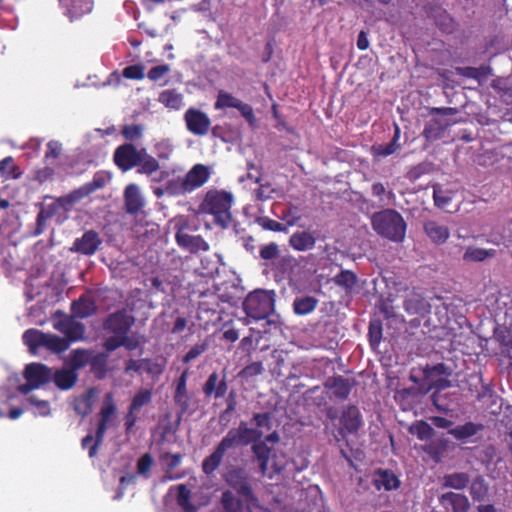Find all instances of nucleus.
Masks as SVG:
<instances>
[{"mask_svg": "<svg viewBox=\"0 0 512 512\" xmlns=\"http://www.w3.org/2000/svg\"><path fill=\"white\" fill-rule=\"evenodd\" d=\"M263 436L260 429L249 428L247 423L240 422L237 429H230L215 447L214 451L202 462V470L206 475H212L221 465L227 450L239 445L247 446L256 443Z\"/></svg>", "mask_w": 512, "mask_h": 512, "instance_id": "nucleus-1", "label": "nucleus"}, {"mask_svg": "<svg viewBox=\"0 0 512 512\" xmlns=\"http://www.w3.org/2000/svg\"><path fill=\"white\" fill-rule=\"evenodd\" d=\"M114 164L123 172L137 167L139 174L152 175L160 169L159 161L145 148L138 149L132 143L119 145L113 153Z\"/></svg>", "mask_w": 512, "mask_h": 512, "instance_id": "nucleus-2", "label": "nucleus"}, {"mask_svg": "<svg viewBox=\"0 0 512 512\" xmlns=\"http://www.w3.org/2000/svg\"><path fill=\"white\" fill-rule=\"evenodd\" d=\"M117 412V406L114 401L113 392H108L104 396V400L99 412V420L95 431V436L91 433L86 435L82 441L81 446L83 449H88L90 458H93L98 453L99 446L103 443L105 434L108 428L112 425L113 417Z\"/></svg>", "mask_w": 512, "mask_h": 512, "instance_id": "nucleus-3", "label": "nucleus"}, {"mask_svg": "<svg viewBox=\"0 0 512 512\" xmlns=\"http://www.w3.org/2000/svg\"><path fill=\"white\" fill-rule=\"evenodd\" d=\"M232 203L233 195L231 193L209 190L200 204V211L212 215L216 225L227 228L232 221Z\"/></svg>", "mask_w": 512, "mask_h": 512, "instance_id": "nucleus-4", "label": "nucleus"}, {"mask_svg": "<svg viewBox=\"0 0 512 512\" xmlns=\"http://www.w3.org/2000/svg\"><path fill=\"white\" fill-rule=\"evenodd\" d=\"M371 225L378 235L394 242L403 241L406 234V222L402 215L393 209L374 213Z\"/></svg>", "mask_w": 512, "mask_h": 512, "instance_id": "nucleus-5", "label": "nucleus"}, {"mask_svg": "<svg viewBox=\"0 0 512 512\" xmlns=\"http://www.w3.org/2000/svg\"><path fill=\"white\" fill-rule=\"evenodd\" d=\"M242 306L249 318L255 321L266 319L274 312L275 292L260 289L250 292Z\"/></svg>", "mask_w": 512, "mask_h": 512, "instance_id": "nucleus-6", "label": "nucleus"}, {"mask_svg": "<svg viewBox=\"0 0 512 512\" xmlns=\"http://www.w3.org/2000/svg\"><path fill=\"white\" fill-rule=\"evenodd\" d=\"M135 323V318L130 315L125 309L117 310L109 314L103 321V330L111 334L103 343V347L109 348L108 343L112 340H119V338L128 334Z\"/></svg>", "mask_w": 512, "mask_h": 512, "instance_id": "nucleus-7", "label": "nucleus"}, {"mask_svg": "<svg viewBox=\"0 0 512 512\" xmlns=\"http://www.w3.org/2000/svg\"><path fill=\"white\" fill-rule=\"evenodd\" d=\"M340 426L333 434L337 443L345 442L349 446L348 436L357 435L363 425V418L359 408L355 405L346 406L339 418Z\"/></svg>", "mask_w": 512, "mask_h": 512, "instance_id": "nucleus-8", "label": "nucleus"}, {"mask_svg": "<svg viewBox=\"0 0 512 512\" xmlns=\"http://www.w3.org/2000/svg\"><path fill=\"white\" fill-rule=\"evenodd\" d=\"M225 480L227 484L232 487L238 495L243 497L245 502L248 504L257 501V497L254 495L249 478L243 469H234L230 471Z\"/></svg>", "mask_w": 512, "mask_h": 512, "instance_id": "nucleus-9", "label": "nucleus"}, {"mask_svg": "<svg viewBox=\"0 0 512 512\" xmlns=\"http://www.w3.org/2000/svg\"><path fill=\"white\" fill-rule=\"evenodd\" d=\"M216 110L225 108H235L240 114L252 124L255 121L254 111L251 105L242 102L240 99L233 96L231 93L220 90L214 104Z\"/></svg>", "mask_w": 512, "mask_h": 512, "instance_id": "nucleus-10", "label": "nucleus"}, {"mask_svg": "<svg viewBox=\"0 0 512 512\" xmlns=\"http://www.w3.org/2000/svg\"><path fill=\"white\" fill-rule=\"evenodd\" d=\"M187 130L197 136H204L208 133L211 120L209 116L196 108H189L184 114Z\"/></svg>", "mask_w": 512, "mask_h": 512, "instance_id": "nucleus-11", "label": "nucleus"}, {"mask_svg": "<svg viewBox=\"0 0 512 512\" xmlns=\"http://www.w3.org/2000/svg\"><path fill=\"white\" fill-rule=\"evenodd\" d=\"M210 177V171L204 164L194 165L181 180L183 193L192 192L203 186Z\"/></svg>", "mask_w": 512, "mask_h": 512, "instance_id": "nucleus-12", "label": "nucleus"}, {"mask_svg": "<svg viewBox=\"0 0 512 512\" xmlns=\"http://www.w3.org/2000/svg\"><path fill=\"white\" fill-rule=\"evenodd\" d=\"M101 244L102 239L99 233L91 229L84 232L81 237L76 238L70 250L82 255L92 256L97 252Z\"/></svg>", "mask_w": 512, "mask_h": 512, "instance_id": "nucleus-13", "label": "nucleus"}, {"mask_svg": "<svg viewBox=\"0 0 512 512\" xmlns=\"http://www.w3.org/2000/svg\"><path fill=\"white\" fill-rule=\"evenodd\" d=\"M175 240L178 246L190 253L208 251L209 244L200 235L188 234L184 228H178L175 233Z\"/></svg>", "mask_w": 512, "mask_h": 512, "instance_id": "nucleus-14", "label": "nucleus"}, {"mask_svg": "<svg viewBox=\"0 0 512 512\" xmlns=\"http://www.w3.org/2000/svg\"><path fill=\"white\" fill-rule=\"evenodd\" d=\"M54 328L64 334L69 343L85 338V325L72 316L63 317L54 324Z\"/></svg>", "mask_w": 512, "mask_h": 512, "instance_id": "nucleus-15", "label": "nucleus"}, {"mask_svg": "<svg viewBox=\"0 0 512 512\" xmlns=\"http://www.w3.org/2000/svg\"><path fill=\"white\" fill-rule=\"evenodd\" d=\"M66 202L67 201L64 197H60L53 203L42 204L40 206V210L36 217V227L33 232L34 236H39L46 231L48 220L53 218Z\"/></svg>", "mask_w": 512, "mask_h": 512, "instance_id": "nucleus-16", "label": "nucleus"}, {"mask_svg": "<svg viewBox=\"0 0 512 512\" xmlns=\"http://www.w3.org/2000/svg\"><path fill=\"white\" fill-rule=\"evenodd\" d=\"M373 485L377 490L392 491L400 487L401 480L393 470L378 468L373 474Z\"/></svg>", "mask_w": 512, "mask_h": 512, "instance_id": "nucleus-17", "label": "nucleus"}, {"mask_svg": "<svg viewBox=\"0 0 512 512\" xmlns=\"http://www.w3.org/2000/svg\"><path fill=\"white\" fill-rule=\"evenodd\" d=\"M24 377L28 382H33L40 387L51 381L52 369L42 363H30L25 367Z\"/></svg>", "mask_w": 512, "mask_h": 512, "instance_id": "nucleus-18", "label": "nucleus"}, {"mask_svg": "<svg viewBox=\"0 0 512 512\" xmlns=\"http://www.w3.org/2000/svg\"><path fill=\"white\" fill-rule=\"evenodd\" d=\"M59 2L71 21L90 13L93 9L92 0H59Z\"/></svg>", "mask_w": 512, "mask_h": 512, "instance_id": "nucleus-19", "label": "nucleus"}, {"mask_svg": "<svg viewBox=\"0 0 512 512\" xmlns=\"http://www.w3.org/2000/svg\"><path fill=\"white\" fill-rule=\"evenodd\" d=\"M352 386L351 380L343 376L329 377L324 383L325 389L331 391L332 396L338 400H346L351 393Z\"/></svg>", "mask_w": 512, "mask_h": 512, "instance_id": "nucleus-20", "label": "nucleus"}, {"mask_svg": "<svg viewBox=\"0 0 512 512\" xmlns=\"http://www.w3.org/2000/svg\"><path fill=\"white\" fill-rule=\"evenodd\" d=\"M189 370H184L176 381L174 402L179 407V416L184 415L189 409L190 397L187 391V378Z\"/></svg>", "mask_w": 512, "mask_h": 512, "instance_id": "nucleus-21", "label": "nucleus"}, {"mask_svg": "<svg viewBox=\"0 0 512 512\" xmlns=\"http://www.w3.org/2000/svg\"><path fill=\"white\" fill-rule=\"evenodd\" d=\"M227 391L228 384L225 373L220 380L216 372L211 373L203 385V393L206 397L214 396L216 399L222 398Z\"/></svg>", "mask_w": 512, "mask_h": 512, "instance_id": "nucleus-22", "label": "nucleus"}, {"mask_svg": "<svg viewBox=\"0 0 512 512\" xmlns=\"http://www.w3.org/2000/svg\"><path fill=\"white\" fill-rule=\"evenodd\" d=\"M125 210L128 214L136 215L144 207V199L136 184H129L124 191Z\"/></svg>", "mask_w": 512, "mask_h": 512, "instance_id": "nucleus-23", "label": "nucleus"}, {"mask_svg": "<svg viewBox=\"0 0 512 512\" xmlns=\"http://www.w3.org/2000/svg\"><path fill=\"white\" fill-rule=\"evenodd\" d=\"M439 503L445 508L450 507L452 512H469L471 507L467 496L454 492L442 494Z\"/></svg>", "mask_w": 512, "mask_h": 512, "instance_id": "nucleus-24", "label": "nucleus"}, {"mask_svg": "<svg viewBox=\"0 0 512 512\" xmlns=\"http://www.w3.org/2000/svg\"><path fill=\"white\" fill-rule=\"evenodd\" d=\"M71 311L73 316L85 319L96 313L97 305L90 296L82 295L72 302Z\"/></svg>", "mask_w": 512, "mask_h": 512, "instance_id": "nucleus-25", "label": "nucleus"}, {"mask_svg": "<svg viewBox=\"0 0 512 512\" xmlns=\"http://www.w3.org/2000/svg\"><path fill=\"white\" fill-rule=\"evenodd\" d=\"M78 373L71 368H61L52 372L51 381L54 382L60 390L72 389L78 381Z\"/></svg>", "mask_w": 512, "mask_h": 512, "instance_id": "nucleus-26", "label": "nucleus"}, {"mask_svg": "<svg viewBox=\"0 0 512 512\" xmlns=\"http://www.w3.org/2000/svg\"><path fill=\"white\" fill-rule=\"evenodd\" d=\"M145 343L144 336H140L137 333H133L132 335L126 334L123 337L119 338V340H112L108 343L109 348L106 349L107 352H113L120 347H124L128 351L136 350L142 344Z\"/></svg>", "mask_w": 512, "mask_h": 512, "instance_id": "nucleus-27", "label": "nucleus"}, {"mask_svg": "<svg viewBox=\"0 0 512 512\" xmlns=\"http://www.w3.org/2000/svg\"><path fill=\"white\" fill-rule=\"evenodd\" d=\"M484 429L481 423L466 422L463 425H458L448 430V433L458 441L465 442L469 438L477 435Z\"/></svg>", "mask_w": 512, "mask_h": 512, "instance_id": "nucleus-28", "label": "nucleus"}, {"mask_svg": "<svg viewBox=\"0 0 512 512\" xmlns=\"http://www.w3.org/2000/svg\"><path fill=\"white\" fill-rule=\"evenodd\" d=\"M424 231L429 239L435 244L445 243L450 236L449 228L436 221H427L424 224Z\"/></svg>", "mask_w": 512, "mask_h": 512, "instance_id": "nucleus-29", "label": "nucleus"}, {"mask_svg": "<svg viewBox=\"0 0 512 512\" xmlns=\"http://www.w3.org/2000/svg\"><path fill=\"white\" fill-rule=\"evenodd\" d=\"M315 237L307 231H297L289 239L290 246L297 251H307L314 248Z\"/></svg>", "mask_w": 512, "mask_h": 512, "instance_id": "nucleus-30", "label": "nucleus"}, {"mask_svg": "<svg viewBox=\"0 0 512 512\" xmlns=\"http://www.w3.org/2000/svg\"><path fill=\"white\" fill-rule=\"evenodd\" d=\"M449 126L447 121L433 118L428 121L423 130V136L428 141H435L441 139Z\"/></svg>", "mask_w": 512, "mask_h": 512, "instance_id": "nucleus-31", "label": "nucleus"}, {"mask_svg": "<svg viewBox=\"0 0 512 512\" xmlns=\"http://www.w3.org/2000/svg\"><path fill=\"white\" fill-rule=\"evenodd\" d=\"M90 371L97 379H104L108 372V355L104 352L92 351L90 358Z\"/></svg>", "mask_w": 512, "mask_h": 512, "instance_id": "nucleus-32", "label": "nucleus"}, {"mask_svg": "<svg viewBox=\"0 0 512 512\" xmlns=\"http://www.w3.org/2000/svg\"><path fill=\"white\" fill-rule=\"evenodd\" d=\"M252 452L258 461L262 475H265L270 461L271 448L267 446L265 441H257L252 445Z\"/></svg>", "mask_w": 512, "mask_h": 512, "instance_id": "nucleus-33", "label": "nucleus"}, {"mask_svg": "<svg viewBox=\"0 0 512 512\" xmlns=\"http://www.w3.org/2000/svg\"><path fill=\"white\" fill-rule=\"evenodd\" d=\"M399 139L400 128L395 125L394 135L391 141L387 144L373 145L371 148L373 155L376 157H387L394 154L400 148V144L398 143Z\"/></svg>", "mask_w": 512, "mask_h": 512, "instance_id": "nucleus-34", "label": "nucleus"}, {"mask_svg": "<svg viewBox=\"0 0 512 512\" xmlns=\"http://www.w3.org/2000/svg\"><path fill=\"white\" fill-rule=\"evenodd\" d=\"M94 396L95 390L91 388L85 394L76 397L73 403L75 412L81 417H86L92 411Z\"/></svg>", "mask_w": 512, "mask_h": 512, "instance_id": "nucleus-35", "label": "nucleus"}, {"mask_svg": "<svg viewBox=\"0 0 512 512\" xmlns=\"http://www.w3.org/2000/svg\"><path fill=\"white\" fill-rule=\"evenodd\" d=\"M158 102L168 109L179 110L183 106V95L175 89H166L160 92Z\"/></svg>", "mask_w": 512, "mask_h": 512, "instance_id": "nucleus-36", "label": "nucleus"}, {"mask_svg": "<svg viewBox=\"0 0 512 512\" xmlns=\"http://www.w3.org/2000/svg\"><path fill=\"white\" fill-rule=\"evenodd\" d=\"M318 305L313 296H297L293 301V311L296 315L304 316L312 313Z\"/></svg>", "mask_w": 512, "mask_h": 512, "instance_id": "nucleus-37", "label": "nucleus"}, {"mask_svg": "<svg viewBox=\"0 0 512 512\" xmlns=\"http://www.w3.org/2000/svg\"><path fill=\"white\" fill-rule=\"evenodd\" d=\"M470 483V476L465 472H454L443 477V485L448 488L462 490Z\"/></svg>", "mask_w": 512, "mask_h": 512, "instance_id": "nucleus-38", "label": "nucleus"}, {"mask_svg": "<svg viewBox=\"0 0 512 512\" xmlns=\"http://www.w3.org/2000/svg\"><path fill=\"white\" fill-rule=\"evenodd\" d=\"M107 176L103 172H97L94 174L93 179L90 182L85 183L77 191L81 196L86 197L95 191L103 188L107 182Z\"/></svg>", "mask_w": 512, "mask_h": 512, "instance_id": "nucleus-39", "label": "nucleus"}, {"mask_svg": "<svg viewBox=\"0 0 512 512\" xmlns=\"http://www.w3.org/2000/svg\"><path fill=\"white\" fill-rule=\"evenodd\" d=\"M333 282L345 289L346 292H351L357 285V275L350 270H341L337 275L334 276Z\"/></svg>", "mask_w": 512, "mask_h": 512, "instance_id": "nucleus-40", "label": "nucleus"}, {"mask_svg": "<svg viewBox=\"0 0 512 512\" xmlns=\"http://www.w3.org/2000/svg\"><path fill=\"white\" fill-rule=\"evenodd\" d=\"M489 492V485L483 476L475 477L470 485V495L473 501H483Z\"/></svg>", "mask_w": 512, "mask_h": 512, "instance_id": "nucleus-41", "label": "nucleus"}, {"mask_svg": "<svg viewBox=\"0 0 512 512\" xmlns=\"http://www.w3.org/2000/svg\"><path fill=\"white\" fill-rule=\"evenodd\" d=\"M92 355L91 350L86 349H75L70 355V366L75 372L89 365L90 358Z\"/></svg>", "mask_w": 512, "mask_h": 512, "instance_id": "nucleus-42", "label": "nucleus"}, {"mask_svg": "<svg viewBox=\"0 0 512 512\" xmlns=\"http://www.w3.org/2000/svg\"><path fill=\"white\" fill-rule=\"evenodd\" d=\"M409 432L421 441L429 440L435 435L433 427L424 420L415 421L410 426Z\"/></svg>", "mask_w": 512, "mask_h": 512, "instance_id": "nucleus-43", "label": "nucleus"}, {"mask_svg": "<svg viewBox=\"0 0 512 512\" xmlns=\"http://www.w3.org/2000/svg\"><path fill=\"white\" fill-rule=\"evenodd\" d=\"M69 342L65 338H61L53 334H44L43 346L53 352L61 353L69 348Z\"/></svg>", "mask_w": 512, "mask_h": 512, "instance_id": "nucleus-44", "label": "nucleus"}, {"mask_svg": "<svg viewBox=\"0 0 512 512\" xmlns=\"http://www.w3.org/2000/svg\"><path fill=\"white\" fill-rule=\"evenodd\" d=\"M496 251L494 249L486 250L479 247L470 246L466 249L463 259L466 262H482L488 257H493Z\"/></svg>", "mask_w": 512, "mask_h": 512, "instance_id": "nucleus-45", "label": "nucleus"}, {"mask_svg": "<svg viewBox=\"0 0 512 512\" xmlns=\"http://www.w3.org/2000/svg\"><path fill=\"white\" fill-rule=\"evenodd\" d=\"M152 399V389L142 388L132 397L129 407L139 412L142 407L149 405L152 402Z\"/></svg>", "mask_w": 512, "mask_h": 512, "instance_id": "nucleus-46", "label": "nucleus"}, {"mask_svg": "<svg viewBox=\"0 0 512 512\" xmlns=\"http://www.w3.org/2000/svg\"><path fill=\"white\" fill-rule=\"evenodd\" d=\"M223 512H241L243 503L230 491L226 490L221 495Z\"/></svg>", "mask_w": 512, "mask_h": 512, "instance_id": "nucleus-47", "label": "nucleus"}, {"mask_svg": "<svg viewBox=\"0 0 512 512\" xmlns=\"http://www.w3.org/2000/svg\"><path fill=\"white\" fill-rule=\"evenodd\" d=\"M44 332L36 329H29L23 334V342L29 347L31 352H36L37 348L43 346Z\"/></svg>", "mask_w": 512, "mask_h": 512, "instance_id": "nucleus-48", "label": "nucleus"}, {"mask_svg": "<svg viewBox=\"0 0 512 512\" xmlns=\"http://www.w3.org/2000/svg\"><path fill=\"white\" fill-rule=\"evenodd\" d=\"M21 175L19 167L12 156H7L0 161V176L17 179Z\"/></svg>", "mask_w": 512, "mask_h": 512, "instance_id": "nucleus-49", "label": "nucleus"}, {"mask_svg": "<svg viewBox=\"0 0 512 512\" xmlns=\"http://www.w3.org/2000/svg\"><path fill=\"white\" fill-rule=\"evenodd\" d=\"M178 493H177V504L185 511V512H196V507L191 503V491L187 488L185 484L178 485Z\"/></svg>", "mask_w": 512, "mask_h": 512, "instance_id": "nucleus-50", "label": "nucleus"}, {"mask_svg": "<svg viewBox=\"0 0 512 512\" xmlns=\"http://www.w3.org/2000/svg\"><path fill=\"white\" fill-rule=\"evenodd\" d=\"M382 322L379 319L371 320L368 328L370 346L376 349L382 340Z\"/></svg>", "mask_w": 512, "mask_h": 512, "instance_id": "nucleus-51", "label": "nucleus"}, {"mask_svg": "<svg viewBox=\"0 0 512 512\" xmlns=\"http://www.w3.org/2000/svg\"><path fill=\"white\" fill-rule=\"evenodd\" d=\"M143 130L140 124H126L122 127L121 134L127 141L133 142L142 138Z\"/></svg>", "mask_w": 512, "mask_h": 512, "instance_id": "nucleus-52", "label": "nucleus"}, {"mask_svg": "<svg viewBox=\"0 0 512 512\" xmlns=\"http://www.w3.org/2000/svg\"><path fill=\"white\" fill-rule=\"evenodd\" d=\"M209 348V343L207 341H203L201 343L195 344L193 347L189 349V351L184 355L182 361L185 364L190 363L204 352H206Z\"/></svg>", "mask_w": 512, "mask_h": 512, "instance_id": "nucleus-53", "label": "nucleus"}, {"mask_svg": "<svg viewBox=\"0 0 512 512\" xmlns=\"http://www.w3.org/2000/svg\"><path fill=\"white\" fill-rule=\"evenodd\" d=\"M122 75L127 79L142 80L145 77L144 67L141 64L129 65L123 69Z\"/></svg>", "mask_w": 512, "mask_h": 512, "instance_id": "nucleus-54", "label": "nucleus"}, {"mask_svg": "<svg viewBox=\"0 0 512 512\" xmlns=\"http://www.w3.org/2000/svg\"><path fill=\"white\" fill-rule=\"evenodd\" d=\"M257 223L264 230H269V231H273V232H282V231L286 230L285 226H283L282 223H280L276 220H273L269 217H260V218H258Z\"/></svg>", "mask_w": 512, "mask_h": 512, "instance_id": "nucleus-55", "label": "nucleus"}, {"mask_svg": "<svg viewBox=\"0 0 512 512\" xmlns=\"http://www.w3.org/2000/svg\"><path fill=\"white\" fill-rule=\"evenodd\" d=\"M264 367L262 362L257 361L245 366L240 372L239 376L243 378H250L262 374Z\"/></svg>", "mask_w": 512, "mask_h": 512, "instance_id": "nucleus-56", "label": "nucleus"}, {"mask_svg": "<svg viewBox=\"0 0 512 512\" xmlns=\"http://www.w3.org/2000/svg\"><path fill=\"white\" fill-rule=\"evenodd\" d=\"M259 253L264 260H274L279 256V247L275 242H271L261 247Z\"/></svg>", "mask_w": 512, "mask_h": 512, "instance_id": "nucleus-57", "label": "nucleus"}, {"mask_svg": "<svg viewBox=\"0 0 512 512\" xmlns=\"http://www.w3.org/2000/svg\"><path fill=\"white\" fill-rule=\"evenodd\" d=\"M170 72V66L168 64H161L152 67L147 74V77L151 81H158Z\"/></svg>", "mask_w": 512, "mask_h": 512, "instance_id": "nucleus-58", "label": "nucleus"}, {"mask_svg": "<svg viewBox=\"0 0 512 512\" xmlns=\"http://www.w3.org/2000/svg\"><path fill=\"white\" fill-rule=\"evenodd\" d=\"M152 464V456L149 453H145L137 461V472L141 475H147L152 467Z\"/></svg>", "mask_w": 512, "mask_h": 512, "instance_id": "nucleus-59", "label": "nucleus"}, {"mask_svg": "<svg viewBox=\"0 0 512 512\" xmlns=\"http://www.w3.org/2000/svg\"><path fill=\"white\" fill-rule=\"evenodd\" d=\"M62 152V145L60 142L56 140H51L47 143V150L45 152V160L48 161L49 159H56L60 156Z\"/></svg>", "mask_w": 512, "mask_h": 512, "instance_id": "nucleus-60", "label": "nucleus"}, {"mask_svg": "<svg viewBox=\"0 0 512 512\" xmlns=\"http://www.w3.org/2000/svg\"><path fill=\"white\" fill-rule=\"evenodd\" d=\"M144 369L150 375L159 376L165 370V362H154L151 359L146 358Z\"/></svg>", "mask_w": 512, "mask_h": 512, "instance_id": "nucleus-61", "label": "nucleus"}, {"mask_svg": "<svg viewBox=\"0 0 512 512\" xmlns=\"http://www.w3.org/2000/svg\"><path fill=\"white\" fill-rule=\"evenodd\" d=\"M28 402L38 409V412L42 416L50 414V404L46 400H39L35 396H30Z\"/></svg>", "mask_w": 512, "mask_h": 512, "instance_id": "nucleus-62", "label": "nucleus"}, {"mask_svg": "<svg viewBox=\"0 0 512 512\" xmlns=\"http://www.w3.org/2000/svg\"><path fill=\"white\" fill-rule=\"evenodd\" d=\"M253 421L258 428H266L267 430L272 428L271 415L268 412L254 414Z\"/></svg>", "mask_w": 512, "mask_h": 512, "instance_id": "nucleus-63", "label": "nucleus"}, {"mask_svg": "<svg viewBox=\"0 0 512 512\" xmlns=\"http://www.w3.org/2000/svg\"><path fill=\"white\" fill-rule=\"evenodd\" d=\"M137 413L138 411L132 409L131 407H128V410L124 416V426H125V430L126 432H130L133 427L135 426L137 420H138V416H137Z\"/></svg>", "mask_w": 512, "mask_h": 512, "instance_id": "nucleus-64", "label": "nucleus"}]
</instances>
